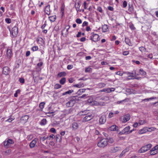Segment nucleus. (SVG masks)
<instances>
[{
  "label": "nucleus",
  "instance_id": "f257e3e1",
  "mask_svg": "<svg viewBox=\"0 0 158 158\" xmlns=\"http://www.w3.org/2000/svg\"><path fill=\"white\" fill-rule=\"evenodd\" d=\"M7 28L10 31V35L12 37H17L18 33V29L16 26H15L10 30V27L8 26Z\"/></svg>",
  "mask_w": 158,
  "mask_h": 158
},
{
  "label": "nucleus",
  "instance_id": "f03ea898",
  "mask_svg": "<svg viewBox=\"0 0 158 158\" xmlns=\"http://www.w3.org/2000/svg\"><path fill=\"white\" fill-rule=\"evenodd\" d=\"M108 144L107 139L104 138L100 140L98 143V146L101 148H104L106 147Z\"/></svg>",
  "mask_w": 158,
  "mask_h": 158
},
{
  "label": "nucleus",
  "instance_id": "7ed1b4c3",
  "mask_svg": "<svg viewBox=\"0 0 158 158\" xmlns=\"http://www.w3.org/2000/svg\"><path fill=\"white\" fill-rule=\"evenodd\" d=\"M152 147V144L151 143L148 144L145 146H143L138 151L139 153H142L145 152L147 151L150 149Z\"/></svg>",
  "mask_w": 158,
  "mask_h": 158
},
{
  "label": "nucleus",
  "instance_id": "20e7f679",
  "mask_svg": "<svg viewBox=\"0 0 158 158\" xmlns=\"http://www.w3.org/2000/svg\"><path fill=\"white\" fill-rule=\"evenodd\" d=\"M14 143L13 141L11 139H8L7 141H5L4 143V146L6 148H8L11 145V144Z\"/></svg>",
  "mask_w": 158,
  "mask_h": 158
},
{
  "label": "nucleus",
  "instance_id": "39448f33",
  "mask_svg": "<svg viewBox=\"0 0 158 158\" xmlns=\"http://www.w3.org/2000/svg\"><path fill=\"white\" fill-rule=\"evenodd\" d=\"M99 36L98 34L92 33L90 39L94 42H96L99 40Z\"/></svg>",
  "mask_w": 158,
  "mask_h": 158
},
{
  "label": "nucleus",
  "instance_id": "423d86ee",
  "mask_svg": "<svg viewBox=\"0 0 158 158\" xmlns=\"http://www.w3.org/2000/svg\"><path fill=\"white\" fill-rule=\"evenodd\" d=\"M121 119V121L123 123H125L130 119V116L129 114H127L124 115Z\"/></svg>",
  "mask_w": 158,
  "mask_h": 158
},
{
  "label": "nucleus",
  "instance_id": "0eeeda50",
  "mask_svg": "<svg viewBox=\"0 0 158 158\" xmlns=\"http://www.w3.org/2000/svg\"><path fill=\"white\" fill-rule=\"evenodd\" d=\"M76 102V100L73 99H71L66 104V106L68 107L73 106Z\"/></svg>",
  "mask_w": 158,
  "mask_h": 158
},
{
  "label": "nucleus",
  "instance_id": "6e6552de",
  "mask_svg": "<svg viewBox=\"0 0 158 158\" xmlns=\"http://www.w3.org/2000/svg\"><path fill=\"white\" fill-rule=\"evenodd\" d=\"M121 150V148L119 147H115L111 148L110 152L111 153H115L119 150Z\"/></svg>",
  "mask_w": 158,
  "mask_h": 158
},
{
  "label": "nucleus",
  "instance_id": "1a4fd4ad",
  "mask_svg": "<svg viewBox=\"0 0 158 158\" xmlns=\"http://www.w3.org/2000/svg\"><path fill=\"white\" fill-rule=\"evenodd\" d=\"M99 123L100 124H104L106 121V117L105 115H102L99 118Z\"/></svg>",
  "mask_w": 158,
  "mask_h": 158
},
{
  "label": "nucleus",
  "instance_id": "9d476101",
  "mask_svg": "<svg viewBox=\"0 0 158 158\" xmlns=\"http://www.w3.org/2000/svg\"><path fill=\"white\" fill-rule=\"evenodd\" d=\"M10 70L9 68L7 66H5L3 69L2 73L5 75H8L10 73Z\"/></svg>",
  "mask_w": 158,
  "mask_h": 158
},
{
  "label": "nucleus",
  "instance_id": "9b49d317",
  "mask_svg": "<svg viewBox=\"0 0 158 158\" xmlns=\"http://www.w3.org/2000/svg\"><path fill=\"white\" fill-rule=\"evenodd\" d=\"M94 117V115L91 114L87 115L83 119V121L87 122L89 121L92 119Z\"/></svg>",
  "mask_w": 158,
  "mask_h": 158
},
{
  "label": "nucleus",
  "instance_id": "f8f14e48",
  "mask_svg": "<svg viewBox=\"0 0 158 158\" xmlns=\"http://www.w3.org/2000/svg\"><path fill=\"white\" fill-rule=\"evenodd\" d=\"M38 139L37 138H35L32 140L29 144V146L31 148H34L37 143Z\"/></svg>",
  "mask_w": 158,
  "mask_h": 158
},
{
  "label": "nucleus",
  "instance_id": "ddd939ff",
  "mask_svg": "<svg viewBox=\"0 0 158 158\" xmlns=\"http://www.w3.org/2000/svg\"><path fill=\"white\" fill-rule=\"evenodd\" d=\"M130 129V127L129 126L125 127L123 130L121 131L119 133L120 134H127V133L129 132V130Z\"/></svg>",
  "mask_w": 158,
  "mask_h": 158
},
{
  "label": "nucleus",
  "instance_id": "4468645a",
  "mask_svg": "<svg viewBox=\"0 0 158 158\" xmlns=\"http://www.w3.org/2000/svg\"><path fill=\"white\" fill-rule=\"evenodd\" d=\"M148 127H144L143 129L140 130L138 132V133L139 134H143L148 131Z\"/></svg>",
  "mask_w": 158,
  "mask_h": 158
},
{
  "label": "nucleus",
  "instance_id": "2eb2a0df",
  "mask_svg": "<svg viewBox=\"0 0 158 158\" xmlns=\"http://www.w3.org/2000/svg\"><path fill=\"white\" fill-rule=\"evenodd\" d=\"M29 118V116L27 115H24L21 117V120L22 122L25 123L27 122Z\"/></svg>",
  "mask_w": 158,
  "mask_h": 158
},
{
  "label": "nucleus",
  "instance_id": "dca6fc26",
  "mask_svg": "<svg viewBox=\"0 0 158 158\" xmlns=\"http://www.w3.org/2000/svg\"><path fill=\"white\" fill-rule=\"evenodd\" d=\"M45 12L48 15H49L50 14V5H48L45 7L44 10Z\"/></svg>",
  "mask_w": 158,
  "mask_h": 158
},
{
  "label": "nucleus",
  "instance_id": "f3484780",
  "mask_svg": "<svg viewBox=\"0 0 158 158\" xmlns=\"http://www.w3.org/2000/svg\"><path fill=\"white\" fill-rule=\"evenodd\" d=\"M79 127L78 124L76 122H74L72 124V128L73 130L77 129Z\"/></svg>",
  "mask_w": 158,
  "mask_h": 158
},
{
  "label": "nucleus",
  "instance_id": "a211bd4d",
  "mask_svg": "<svg viewBox=\"0 0 158 158\" xmlns=\"http://www.w3.org/2000/svg\"><path fill=\"white\" fill-rule=\"evenodd\" d=\"M118 128V127L115 125H113L109 127L108 129L111 131H115Z\"/></svg>",
  "mask_w": 158,
  "mask_h": 158
},
{
  "label": "nucleus",
  "instance_id": "6ab92c4d",
  "mask_svg": "<svg viewBox=\"0 0 158 158\" xmlns=\"http://www.w3.org/2000/svg\"><path fill=\"white\" fill-rule=\"evenodd\" d=\"M108 29V26L107 25H104L102 27V30L103 32H105L107 31Z\"/></svg>",
  "mask_w": 158,
  "mask_h": 158
},
{
  "label": "nucleus",
  "instance_id": "aec40b11",
  "mask_svg": "<svg viewBox=\"0 0 158 158\" xmlns=\"http://www.w3.org/2000/svg\"><path fill=\"white\" fill-rule=\"evenodd\" d=\"M88 112L87 110L81 111L78 113V115L80 116L86 115L88 114Z\"/></svg>",
  "mask_w": 158,
  "mask_h": 158
},
{
  "label": "nucleus",
  "instance_id": "412c9836",
  "mask_svg": "<svg viewBox=\"0 0 158 158\" xmlns=\"http://www.w3.org/2000/svg\"><path fill=\"white\" fill-rule=\"evenodd\" d=\"M80 6L81 5L79 2H76L75 4V6L77 12H78L79 10V8Z\"/></svg>",
  "mask_w": 158,
  "mask_h": 158
},
{
  "label": "nucleus",
  "instance_id": "4be33fe9",
  "mask_svg": "<svg viewBox=\"0 0 158 158\" xmlns=\"http://www.w3.org/2000/svg\"><path fill=\"white\" fill-rule=\"evenodd\" d=\"M125 42L127 44H128L129 46H131L132 45L131 43L128 38H125Z\"/></svg>",
  "mask_w": 158,
  "mask_h": 158
},
{
  "label": "nucleus",
  "instance_id": "5701e85b",
  "mask_svg": "<svg viewBox=\"0 0 158 158\" xmlns=\"http://www.w3.org/2000/svg\"><path fill=\"white\" fill-rule=\"evenodd\" d=\"M150 154L152 155H155L157 153V151H155L153 148L150 151Z\"/></svg>",
  "mask_w": 158,
  "mask_h": 158
},
{
  "label": "nucleus",
  "instance_id": "b1692460",
  "mask_svg": "<svg viewBox=\"0 0 158 158\" xmlns=\"http://www.w3.org/2000/svg\"><path fill=\"white\" fill-rule=\"evenodd\" d=\"M66 73L64 72H61L58 73L57 74V77H60L62 76H64L66 75Z\"/></svg>",
  "mask_w": 158,
  "mask_h": 158
},
{
  "label": "nucleus",
  "instance_id": "393cba45",
  "mask_svg": "<svg viewBox=\"0 0 158 158\" xmlns=\"http://www.w3.org/2000/svg\"><path fill=\"white\" fill-rule=\"evenodd\" d=\"M56 15H53L49 17V20L51 22H54L55 21L56 19Z\"/></svg>",
  "mask_w": 158,
  "mask_h": 158
},
{
  "label": "nucleus",
  "instance_id": "a878e982",
  "mask_svg": "<svg viewBox=\"0 0 158 158\" xmlns=\"http://www.w3.org/2000/svg\"><path fill=\"white\" fill-rule=\"evenodd\" d=\"M47 121L46 119L44 118L40 122V124L41 125H44L46 124Z\"/></svg>",
  "mask_w": 158,
  "mask_h": 158
},
{
  "label": "nucleus",
  "instance_id": "bb28decb",
  "mask_svg": "<svg viewBox=\"0 0 158 158\" xmlns=\"http://www.w3.org/2000/svg\"><path fill=\"white\" fill-rule=\"evenodd\" d=\"M66 81V78L65 77L62 78L60 81V83L62 85H64Z\"/></svg>",
  "mask_w": 158,
  "mask_h": 158
},
{
  "label": "nucleus",
  "instance_id": "cd10ccee",
  "mask_svg": "<svg viewBox=\"0 0 158 158\" xmlns=\"http://www.w3.org/2000/svg\"><path fill=\"white\" fill-rule=\"evenodd\" d=\"M73 92V90H70L67 91L65 92L62 94L63 95H64L67 94H70Z\"/></svg>",
  "mask_w": 158,
  "mask_h": 158
},
{
  "label": "nucleus",
  "instance_id": "c85d7f7f",
  "mask_svg": "<svg viewBox=\"0 0 158 158\" xmlns=\"http://www.w3.org/2000/svg\"><path fill=\"white\" fill-rule=\"evenodd\" d=\"M139 49L142 52H145L146 51V49L143 46L139 47Z\"/></svg>",
  "mask_w": 158,
  "mask_h": 158
},
{
  "label": "nucleus",
  "instance_id": "c756f323",
  "mask_svg": "<svg viewBox=\"0 0 158 158\" xmlns=\"http://www.w3.org/2000/svg\"><path fill=\"white\" fill-rule=\"evenodd\" d=\"M139 73L140 74L143 75H145L146 74V72L144 71L142 69H140L139 70Z\"/></svg>",
  "mask_w": 158,
  "mask_h": 158
},
{
  "label": "nucleus",
  "instance_id": "7c9ffc66",
  "mask_svg": "<svg viewBox=\"0 0 158 158\" xmlns=\"http://www.w3.org/2000/svg\"><path fill=\"white\" fill-rule=\"evenodd\" d=\"M61 87V85L59 84H56L54 86V88L55 89H58Z\"/></svg>",
  "mask_w": 158,
  "mask_h": 158
},
{
  "label": "nucleus",
  "instance_id": "2f4dec72",
  "mask_svg": "<svg viewBox=\"0 0 158 158\" xmlns=\"http://www.w3.org/2000/svg\"><path fill=\"white\" fill-rule=\"evenodd\" d=\"M11 51L10 49H7V55L8 57H10Z\"/></svg>",
  "mask_w": 158,
  "mask_h": 158
},
{
  "label": "nucleus",
  "instance_id": "473e14b6",
  "mask_svg": "<svg viewBox=\"0 0 158 158\" xmlns=\"http://www.w3.org/2000/svg\"><path fill=\"white\" fill-rule=\"evenodd\" d=\"M148 131H150V132H151L152 131H155L156 129V128H155L154 127H148Z\"/></svg>",
  "mask_w": 158,
  "mask_h": 158
},
{
  "label": "nucleus",
  "instance_id": "72a5a7b5",
  "mask_svg": "<svg viewBox=\"0 0 158 158\" xmlns=\"http://www.w3.org/2000/svg\"><path fill=\"white\" fill-rule=\"evenodd\" d=\"M45 104L44 102H42L40 104L39 106L41 109H42L44 108V106Z\"/></svg>",
  "mask_w": 158,
  "mask_h": 158
},
{
  "label": "nucleus",
  "instance_id": "f704fd0d",
  "mask_svg": "<svg viewBox=\"0 0 158 158\" xmlns=\"http://www.w3.org/2000/svg\"><path fill=\"white\" fill-rule=\"evenodd\" d=\"M127 75L128 76H136V74L135 73V74H134V73L133 72H132V73L127 72Z\"/></svg>",
  "mask_w": 158,
  "mask_h": 158
},
{
  "label": "nucleus",
  "instance_id": "c9c22d12",
  "mask_svg": "<svg viewBox=\"0 0 158 158\" xmlns=\"http://www.w3.org/2000/svg\"><path fill=\"white\" fill-rule=\"evenodd\" d=\"M146 121L145 120H140L139 121V124L140 125H143L144 124L146 123Z\"/></svg>",
  "mask_w": 158,
  "mask_h": 158
},
{
  "label": "nucleus",
  "instance_id": "e433bc0d",
  "mask_svg": "<svg viewBox=\"0 0 158 158\" xmlns=\"http://www.w3.org/2000/svg\"><path fill=\"white\" fill-rule=\"evenodd\" d=\"M31 49L33 51H36L38 49V47L37 46H34L31 48Z\"/></svg>",
  "mask_w": 158,
  "mask_h": 158
},
{
  "label": "nucleus",
  "instance_id": "4c0bfd02",
  "mask_svg": "<svg viewBox=\"0 0 158 158\" xmlns=\"http://www.w3.org/2000/svg\"><path fill=\"white\" fill-rule=\"evenodd\" d=\"M108 141L109 143H112L114 142V140L113 138H109L108 139H107V142Z\"/></svg>",
  "mask_w": 158,
  "mask_h": 158
},
{
  "label": "nucleus",
  "instance_id": "58836bf2",
  "mask_svg": "<svg viewBox=\"0 0 158 158\" xmlns=\"http://www.w3.org/2000/svg\"><path fill=\"white\" fill-rule=\"evenodd\" d=\"M55 137V136L53 134H51L49 136L47 137V139H48V140H50L51 138L54 139Z\"/></svg>",
  "mask_w": 158,
  "mask_h": 158
},
{
  "label": "nucleus",
  "instance_id": "ea45409f",
  "mask_svg": "<svg viewBox=\"0 0 158 158\" xmlns=\"http://www.w3.org/2000/svg\"><path fill=\"white\" fill-rule=\"evenodd\" d=\"M106 92L107 93H109L108 92V89H104L102 90H100L99 92Z\"/></svg>",
  "mask_w": 158,
  "mask_h": 158
},
{
  "label": "nucleus",
  "instance_id": "a19ab883",
  "mask_svg": "<svg viewBox=\"0 0 158 158\" xmlns=\"http://www.w3.org/2000/svg\"><path fill=\"white\" fill-rule=\"evenodd\" d=\"M92 70V69L90 67L86 68L85 70V72L86 73H88L90 72Z\"/></svg>",
  "mask_w": 158,
  "mask_h": 158
},
{
  "label": "nucleus",
  "instance_id": "79ce46f5",
  "mask_svg": "<svg viewBox=\"0 0 158 158\" xmlns=\"http://www.w3.org/2000/svg\"><path fill=\"white\" fill-rule=\"evenodd\" d=\"M64 6H62L61 9V12L62 13V16H63L64 14Z\"/></svg>",
  "mask_w": 158,
  "mask_h": 158
},
{
  "label": "nucleus",
  "instance_id": "37998d69",
  "mask_svg": "<svg viewBox=\"0 0 158 158\" xmlns=\"http://www.w3.org/2000/svg\"><path fill=\"white\" fill-rule=\"evenodd\" d=\"M126 152V151L125 150H124L123 151L121 152V153L119 155V157H122L125 154V153Z\"/></svg>",
  "mask_w": 158,
  "mask_h": 158
},
{
  "label": "nucleus",
  "instance_id": "c03bdc74",
  "mask_svg": "<svg viewBox=\"0 0 158 158\" xmlns=\"http://www.w3.org/2000/svg\"><path fill=\"white\" fill-rule=\"evenodd\" d=\"M136 76H128L127 79L128 80L133 79L135 78H136Z\"/></svg>",
  "mask_w": 158,
  "mask_h": 158
},
{
  "label": "nucleus",
  "instance_id": "a18cd8bd",
  "mask_svg": "<svg viewBox=\"0 0 158 158\" xmlns=\"http://www.w3.org/2000/svg\"><path fill=\"white\" fill-rule=\"evenodd\" d=\"M76 21L78 24H81L82 23V21L80 19H76Z\"/></svg>",
  "mask_w": 158,
  "mask_h": 158
},
{
  "label": "nucleus",
  "instance_id": "49530a36",
  "mask_svg": "<svg viewBox=\"0 0 158 158\" xmlns=\"http://www.w3.org/2000/svg\"><path fill=\"white\" fill-rule=\"evenodd\" d=\"M128 100H129V99L127 98V99H124L122 101H118L117 102V103L119 104H120V103H121V102H124V101L128 102Z\"/></svg>",
  "mask_w": 158,
  "mask_h": 158
},
{
  "label": "nucleus",
  "instance_id": "de8ad7c7",
  "mask_svg": "<svg viewBox=\"0 0 158 158\" xmlns=\"http://www.w3.org/2000/svg\"><path fill=\"white\" fill-rule=\"evenodd\" d=\"M33 137V135H31L28 136L27 138V139L28 140L30 141L31 139Z\"/></svg>",
  "mask_w": 158,
  "mask_h": 158
},
{
  "label": "nucleus",
  "instance_id": "09e8293b",
  "mask_svg": "<svg viewBox=\"0 0 158 158\" xmlns=\"http://www.w3.org/2000/svg\"><path fill=\"white\" fill-rule=\"evenodd\" d=\"M6 22L7 23H10L11 22V20L10 19L6 18L5 19Z\"/></svg>",
  "mask_w": 158,
  "mask_h": 158
},
{
  "label": "nucleus",
  "instance_id": "8fccbe9b",
  "mask_svg": "<svg viewBox=\"0 0 158 158\" xmlns=\"http://www.w3.org/2000/svg\"><path fill=\"white\" fill-rule=\"evenodd\" d=\"M14 118H13L10 117L8 119H7L6 121V122H11L12 121H13V120H14Z\"/></svg>",
  "mask_w": 158,
  "mask_h": 158
},
{
  "label": "nucleus",
  "instance_id": "3c124183",
  "mask_svg": "<svg viewBox=\"0 0 158 158\" xmlns=\"http://www.w3.org/2000/svg\"><path fill=\"white\" fill-rule=\"evenodd\" d=\"M115 74L116 75H119L120 76L123 75V73L120 71H118L115 73Z\"/></svg>",
  "mask_w": 158,
  "mask_h": 158
},
{
  "label": "nucleus",
  "instance_id": "603ef678",
  "mask_svg": "<svg viewBox=\"0 0 158 158\" xmlns=\"http://www.w3.org/2000/svg\"><path fill=\"white\" fill-rule=\"evenodd\" d=\"M50 131L54 133H56V129L54 128H51L50 129Z\"/></svg>",
  "mask_w": 158,
  "mask_h": 158
},
{
  "label": "nucleus",
  "instance_id": "864d4df0",
  "mask_svg": "<svg viewBox=\"0 0 158 158\" xmlns=\"http://www.w3.org/2000/svg\"><path fill=\"white\" fill-rule=\"evenodd\" d=\"M129 53V52L128 51H125L123 52V55L124 56L127 55Z\"/></svg>",
  "mask_w": 158,
  "mask_h": 158
},
{
  "label": "nucleus",
  "instance_id": "5fc2aeb1",
  "mask_svg": "<svg viewBox=\"0 0 158 158\" xmlns=\"http://www.w3.org/2000/svg\"><path fill=\"white\" fill-rule=\"evenodd\" d=\"M19 81L22 83H23L24 82V79L23 78H20L19 80Z\"/></svg>",
  "mask_w": 158,
  "mask_h": 158
},
{
  "label": "nucleus",
  "instance_id": "6e6d98bb",
  "mask_svg": "<svg viewBox=\"0 0 158 158\" xmlns=\"http://www.w3.org/2000/svg\"><path fill=\"white\" fill-rule=\"evenodd\" d=\"M73 68V65L71 64H69L68 65L67 68L69 70Z\"/></svg>",
  "mask_w": 158,
  "mask_h": 158
},
{
  "label": "nucleus",
  "instance_id": "4d7b16f0",
  "mask_svg": "<svg viewBox=\"0 0 158 158\" xmlns=\"http://www.w3.org/2000/svg\"><path fill=\"white\" fill-rule=\"evenodd\" d=\"M85 89H80L78 91V93H83L85 92Z\"/></svg>",
  "mask_w": 158,
  "mask_h": 158
},
{
  "label": "nucleus",
  "instance_id": "13d9d810",
  "mask_svg": "<svg viewBox=\"0 0 158 158\" xmlns=\"http://www.w3.org/2000/svg\"><path fill=\"white\" fill-rule=\"evenodd\" d=\"M115 89L114 88H110L108 89V92L110 93L111 91H114L115 90Z\"/></svg>",
  "mask_w": 158,
  "mask_h": 158
},
{
  "label": "nucleus",
  "instance_id": "bf43d9fd",
  "mask_svg": "<svg viewBox=\"0 0 158 158\" xmlns=\"http://www.w3.org/2000/svg\"><path fill=\"white\" fill-rule=\"evenodd\" d=\"M127 3L126 1H124L123 3V7L124 8L126 7L127 6Z\"/></svg>",
  "mask_w": 158,
  "mask_h": 158
},
{
  "label": "nucleus",
  "instance_id": "052dcab7",
  "mask_svg": "<svg viewBox=\"0 0 158 158\" xmlns=\"http://www.w3.org/2000/svg\"><path fill=\"white\" fill-rule=\"evenodd\" d=\"M131 90H132V89H128L127 90V92H129L130 94H133L132 92L131 91Z\"/></svg>",
  "mask_w": 158,
  "mask_h": 158
},
{
  "label": "nucleus",
  "instance_id": "680f3d73",
  "mask_svg": "<svg viewBox=\"0 0 158 158\" xmlns=\"http://www.w3.org/2000/svg\"><path fill=\"white\" fill-rule=\"evenodd\" d=\"M71 109H69L68 110H67L65 111V113L66 114H70L71 113Z\"/></svg>",
  "mask_w": 158,
  "mask_h": 158
},
{
  "label": "nucleus",
  "instance_id": "e2e57ef3",
  "mask_svg": "<svg viewBox=\"0 0 158 158\" xmlns=\"http://www.w3.org/2000/svg\"><path fill=\"white\" fill-rule=\"evenodd\" d=\"M97 10L100 12H102V8L100 6H98L97 8Z\"/></svg>",
  "mask_w": 158,
  "mask_h": 158
},
{
  "label": "nucleus",
  "instance_id": "0e129e2a",
  "mask_svg": "<svg viewBox=\"0 0 158 158\" xmlns=\"http://www.w3.org/2000/svg\"><path fill=\"white\" fill-rule=\"evenodd\" d=\"M113 113L112 112H110L109 114V116H108L109 118H111L113 117Z\"/></svg>",
  "mask_w": 158,
  "mask_h": 158
},
{
  "label": "nucleus",
  "instance_id": "69168bd1",
  "mask_svg": "<svg viewBox=\"0 0 158 158\" xmlns=\"http://www.w3.org/2000/svg\"><path fill=\"white\" fill-rule=\"evenodd\" d=\"M108 9L109 10L111 11H113L114 10L113 8L110 6H109L108 7Z\"/></svg>",
  "mask_w": 158,
  "mask_h": 158
},
{
  "label": "nucleus",
  "instance_id": "338daca9",
  "mask_svg": "<svg viewBox=\"0 0 158 158\" xmlns=\"http://www.w3.org/2000/svg\"><path fill=\"white\" fill-rule=\"evenodd\" d=\"M43 65V62H40L37 64V66L38 67H41Z\"/></svg>",
  "mask_w": 158,
  "mask_h": 158
},
{
  "label": "nucleus",
  "instance_id": "774afa93",
  "mask_svg": "<svg viewBox=\"0 0 158 158\" xmlns=\"http://www.w3.org/2000/svg\"><path fill=\"white\" fill-rule=\"evenodd\" d=\"M88 23L86 21H84L82 24V26L83 27H85L86 26H87Z\"/></svg>",
  "mask_w": 158,
  "mask_h": 158
}]
</instances>
